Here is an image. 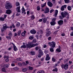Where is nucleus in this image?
Listing matches in <instances>:
<instances>
[{
	"label": "nucleus",
	"mask_w": 73,
	"mask_h": 73,
	"mask_svg": "<svg viewBox=\"0 0 73 73\" xmlns=\"http://www.w3.org/2000/svg\"><path fill=\"white\" fill-rule=\"evenodd\" d=\"M12 4L10 3H7L5 4V8L6 9H11V8H12Z\"/></svg>",
	"instance_id": "f257e3e1"
},
{
	"label": "nucleus",
	"mask_w": 73,
	"mask_h": 73,
	"mask_svg": "<svg viewBox=\"0 0 73 73\" xmlns=\"http://www.w3.org/2000/svg\"><path fill=\"white\" fill-rule=\"evenodd\" d=\"M68 64H62L61 65V67L62 69H64V70H68Z\"/></svg>",
	"instance_id": "f03ea898"
},
{
	"label": "nucleus",
	"mask_w": 73,
	"mask_h": 73,
	"mask_svg": "<svg viewBox=\"0 0 73 73\" xmlns=\"http://www.w3.org/2000/svg\"><path fill=\"white\" fill-rule=\"evenodd\" d=\"M33 43L32 42H29L28 44H26V46L27 48H32V47H34V46H33Z\"/></svg>",
	"instance_id": "7ed1b4c3"
},
{
	"label": "nucleus",
	"mask_w": 73,
	"mask_h": 73,
	"mask_svg": "<svg viewBox=\"0 0 73 73\" xmlns=\"http://www.w3.org/2000/svg\"><path fill=\"white\" fill-rule=\"evenodd\" d=\"M48 44H50V46L51 48H54L56 46V43L54 41H52L51 42H48Z\"/></svg>",
	"instance_id": "20e7f679"
},
{
	"label": "nucleus",
	"mask_w": 73,
	"mask_h": 73,
	"mask_svg": "<svg viewBox=\"0 0 73 73\" xmlns=\"http://www.w3.org/2000/svg\"><path fill=\"white\" fill-rule=\"evenodd\" d=\"M61 15L62 17L64 18L65 16H67L69 15V13L66 12H65L64 13V12H62L61 13Z\"/></svg>",
	"instance_id": "39448f33"
},
{
	"label": "nucleus",
	"mask_w": 73,
	"mask_h": 73,
	"mask_svg": "<svg viewBox=\"0 0 73 73\" xmlns=\"http://www.w3.org/2000/svg\"><path fill=\"white\" fill-rule=\"evenodd\" d=\"M31 33L33 35H35L36 33V31L34 29H32L30 31Z\"/></svg>",
	"instance_id": "423d86ee"
},
{
	"label": "nucleus",
	"mask_w": 73,
	"mask_h": 73,
	"mask_svg": "<svg viewBox=\"0 0 73 73\" xmlns=\"http://www.w3.org/2000/svg\"><path fill=\"white\" fill-rule=\"evenodd\" d=\"M66 8V5H63L61 7V8L60 9L62 11H64V10Z\"/></svg>",
	"instance_id": "0eeeda50"
},
{
	"label": "nucleus",
	"mask_w": 73,
	"mask_h": 73,
	"mask_svg": "<svg viewBox=\"0 0 73 73\" xmlns=\"http://www.w3.org/2000/svg\"><path fill=\"white\" fill-rule=\"evenodd\" d=\"M50 59V58L49 57V54H48L46 55V56L45 58L46 60L49 61Z\"/></svg>",
	"instance_id": "6e6552de"
},
{
	"label": "nucleus",
	"mask_w": 73,
	"mask_h": 73,
	"mask_svg": "<svg viewBox=\"0 0 73 73\" xmlns=\"http://www.w3.org/2000/svg\"><path fill=\"white\" fill-rule=\"evenodd\" d=\"M7 28H9V27H3L1 29V32H3V31L6 30V29Z\"/></svg>",
	"instance_id": "1a4fd4ad"
},
{
	"label": "nucleus",
	"mask_w": 73,
	"mask_h": 73,
	"mask_svg": "<svg viewBox=\"0 0 73 73\" xmlns=\"http://www.w3.org/2000/svg\"><path fill=\"white\" fill-rule=\"evenodd\" d=\"M47 4L50 7H52L53 6V4L50 2H48L47 3Z\"/></svg>",
	"instance_id": "9d476101"
},
{
	"label": "nucleus",
	"mask_w": 73,
	"mask_h": 73,
	"mask_svg": "<svg viewBox=\"0 0 73 73\" xmlns=\"http://www.w3.org/2000/svg\"><path fill=\"white\" fill-rule=\"evenodd\" d=\"M49 8L48 7H46L45 9V10L44 11L45 13H49Z\"/></svg>",
	"instance_id": "9b49d317"
},
{
	"label": "nucleus",
	"mask_w": 73,
	"mask_h": 73,
	"mask_svg": "<svg viewBox=\"0 0 73 73\" xmlns=\"http://www.w3.org/2000/svg\"><path fill=\"white\" fill-rule=\"evenodd\" d=\"M30 55H31V56H33V55H35L36 53H35V52L33 51H31L30 52Z\"/></svg>",
	"instance_id": "f8f14e48"
},
{
	"label": "nucleus",
	"mask_w": 73,
	"mask_h": 73,
	"mask_svg": "<svg viewBox=\"0 0 73 73\" xmlns=\"http://www.w3.org/2000/svg\"><path fill=\"white\" fill-rule=\"evenodd\" d=\"M63 21L60 20L59 21H58V23L60 25H62V24H63Z\"/></svg>",
	"instance_id": "ddd939ff"
},
{
	"label": "nucleus",
	"mask_w": 73,
	"mask_h": 73,
	"mask_svg": "<svg viewBox=\"0 0 73 73\" xmlns=\"http://www.w3.org/2000/svg\"><path fill=\"white\" fill-rule=\"evenodd\" d=\"M51 35V32L49 31L46 33V37H48L50 35Z\"/></svg>",
	"instance_id": "4468645a"
},
{
	"label": "nucleus",
	"mask_w": 73,
	"mask_h": 73,
	"mask_svg": "<svg viewBox=\"0 0 73 73\" xmlns=\"http://www.w3.org/2000/svg\"><path fill=\"white\" fill-rule=\"evenodd\" d=\"M38 53L39 54H41V55H43V54H44L43 53V51H42L41 49L39 50Z\"/></svg>",
	"instance_id": "2eb2a0df"
},
{
	"label": "nucleus",
	"mask_w": 73,
	"mask_h": 73,
	"mask_svg": "<svg viewBox=\"0 0 73 73\" xmlns=\"http://www.w3.org/2000/svg\"><path fill=\"white\" fill-rule=\"evenodd\" d=\"M16 10L17 11V12L20 13V7H17Z\"/></svg>",
	"instance_id": "dca6fc26"
},
{
	"label": "nucleus",
	"mask_w": 73,
	"mask_h": 73,
	"mask_svg": "<svg viewBox=\"0 0 73 73\" xmlns=\"http://www.w3.org/2000/svg\"><path fill=\"white\" fill-rule=\"evenodd\" d=\"M58 11L57 10H56L55 14L54 16L55 17H56V16L57 15V14H58Z\"/></svg>",
	"instance_id": "f3484780"
},
{
	"label": "nucleus",
	"mask_w": 73,
	"mask_h": 73,
	"mask_svg": "<svg viewBox=\"0 0 73 73\" xmlns=\"http://www.w3.org/2000/svg\"><path fill=\"white\" fill-rule=\"evenodd\" d=\"M11 11L10 10H8L6 11V13L7 14H10V13H11Z\"/></svg>",
	"instance_id": "a211bd4d"
},
{
	"label": "nucleus",
	"mask_w": 73,
	"mask_h": 73,
	"mask_svg": "<svg viewBox=\"0 0 73 73\" xmlns=\"http://www.w3.org/2000/svg\"><path fill=\"white\" fill-rule=\"evenodd\" d=\"M43 23H46V21H47V18L44 17L43 19Z\"/></svg>",
	"instance_id": "6ab92c4d"
},
{
	"label": "nucleus",
	"mask_w": 73,
	"mask_h": 73,
	"mask_svg": "<svg viewBox=\"0 0 73 73\" xmlns=\"http://www.w3.org/2000/svg\"><path fill=\"white\" fill-rule=\"evenodd\" d=\"M21 49L23 48V49H25V48H27V46H26V45H22L21 47Z\"/></svg>",
	"instance_id": "aec40b11"
},
{
	"label": "nucleus",
	"mask_w": 73,
	"mask_h": 73,
	"mask_svg": "<svg viewBox=\"0 0 73 73\" xmlns=\"http://www.w3.org/2000/svg\"><path fill=\"white\" fill-rule=\"evenodd\" d=\"M50 24L51 25H54L56 24V22L55 21H52L50 23Z\"/></svg>",
	"instance_id": "412c9836"
},
{
	"label": "nucleus",
	"mask_w": 73,
	"mask_h": 73,
	"mask_svg": "<svg viewBox=\"0 0 73 73\" xmlns=\"http://www.w3.org/2000/svg\"><path fill=\"white\" fill-rule=\"evenodd\" d=\"M13 48H14L13 50L14 51H16L17 50H18L17 49V47H16V46H13Z\"/></svg>",
	"instance_id": "4be33fe9"
},
{
	"label": "nucleus",
	"mask_w": 73,
	"mask_h": 73,
	"mask_svg": "<svg viewBox=\"0 0 73 73\" xmlns=\"http://www.w3.org/2000/svg\"><path fill=\"white\" fill-rule=\"evenodd\" d=\"M35 38V37L34 36L32 35L31 36H29V38L30 39V40H33V38Z\"/></svg>",
	"instance_id": "5701e85b"
},
{
	"label": "nucleus",
	"mask_w": 73,
	"mask_h": 73,
	"mask_svg": "<svg viewBox=\"0 0 73 73\" xmlns=\"http://www.w3.org/2000/svg\"><path fill=\"white\" fill-rule=\"evenodd\" d=\"M9 66L8 64H5L3 66V67L4 68H8Z\"/></svg>",
	"instance_id": "b1692460"
},
{
	"label": "nucleus",
	"mask_w": 73,
	"mask_h": 73,
	"mask_svg": "<svg viewBox=\"0 0 73 73\" xmlns=\"http://www.w3.org/2000/svg\"><path fill=\"white\" fill-rule=\"evenodd\" d=\"M50 51L51 52H54V48L53 47H51L50 48Z\"/></svg>",
	"instance_id": "393cba45"
},
{
	"label": "nucleus",
	"mask_w": 73,
	"mask_h": 73,
	"mask_svg": "<svg viewBox=\"0 0 73 73\" xmlns=\"http://www.w3.org/2000/svg\"><path fill=\"white\" fill-rule=\"evenodd\" d=\"M5 19L3 17H0V21H5Z\"/></svg>",
	"instance_id": "a878e982"
},
{
	"label": "nucleus",
	"mask_w": 73,
	"mask_h": 73,
	"mask_svg": "<svg viewBox=\"0 0 73 73\" xmlns=\"http://www.w3.org/2000/svg\"><path fill=\"white\" fill-rule=\"evenodd\" d=\"M20 25V23L19 22H17V24H16V26L17 27H19Z\"/></svg>",
	"instance_id": "bb28decb"
},
{
	"label": "nucleus",
	"mask_w": 73,
	"mask_h": 73,
	"mask_svg": "<svg viewBox=\"0 0 73 73\" xmlns=\"http://www.w3.org/2000/svg\"><path fill=\"white\" fill-rule=\"evenodd\" d=\"M33 42L34 43H36L37 42V40L35 38L33 40Z\"/></svg>",
	"instance_id": "cd10ccee"
},
{
	"label": "nucleus",
	"mask_w": 73,
	"mask_h": 73,
	"mask_svg": "<svg viewBox=\"0 0 73 73\" xmlns=\"http://www.w3.org/2000/svg\"><path fill=\"white\" fill-rule=\"evenodd\" d=\"M46 3H44L43 4L41 5V7L42 8H43V7H44L45 5H46Z\"/></svg>",
	"instance_id": "c85d7f7f"
},
{
	"label": "nucleus",
	"mask_w": 73,
	"mask_h": 73,
	"mask_svg": "<svg viewBox=\"0 0 73 73\" xmlns=\"http://www.w3.org/2000/svg\"><path fill=\"white\" fill-rule=\"evenodd\" d=\"M68 10H69V11H71L72 10V8L70 6H68Z\"/></svg>",
	"instance_id": "c756f323"
},
{
	"label": "nucleus",
	"mask_w": 73,
	"mask_h": 73,
	"mask_svg": "<svg viewBox=\"0 0 73 73\" xmlns=\"http://www.w3.org/2000/svg\"><path fill=\"white\" fill-rule=\"evenodd\" d=\"M16 60L17 61H22V59H21L20 58H18L16 59Z\"/></svg>",
	"instance_id": "7c9ffc66"
},
{
	"label": "nucleus",
	"mask_w": 73,
	"mask_h": 73,
	"mask_svg": "<svg viewBox=\"0 0 73 73\" xmlns=\"http://www.w3.org/2000/svg\"><path fill=\"white\" fill-rule=\"evenodd\" d=\"M5 68H3L2 69V72H6V70H5Z\"/></svg>",
	"instance_id": "2f4dec72"
},
{
	"label": "nucleus",
	"mask_w": 73,
	"mask_h": 73,
	"mask_svg": "<svg viewBox=\"0 0 73 73\" xmlns=\"http://www.w3.org/2000/svg\"><path fill=\"white\" fill-rule=\"evenodd\" d=\"M6 38H7L8 40H11V36H6Z\"/></svg>",
	"instance_id": "473e14b6"
},
{
	"label": "nucleus",
	"mask_w": 73,
	"mask_h": 73,
	"mask_svg": "<svg viewBox=\"0 0 73 73\" xmlns=\"http://www.w3.org/2000/svg\"><path fill=\"white\" fill-rule=\"evenodd\" d=\"M39 43H36V44H33V46H38V45Z\"/></svg>",
	"instance_id": "72a5a7b5"
},
{
	"label": "nucleus",
	"mask_w": 73,
	"mask_h": 73,
	"mask_svg": "<svg viewBox=\"0 0 73 73\" xmlns=\"http://www.w3.org/2000/svg\"><path fill=\"white\" fill-rule=\"evenodd\" d=\"M21 30H19L18 33V36H20V35H21Z\"/></svg>",
	"instance_id": "f704fd0d"
},
{
	"label": "nucleus",
	"mask_w": 73,
	"mask_h": 73,
	"mask_svg": "<svg viewBox=\"0 0 73 73\" xmlns=\"http://www.w3.org/2000/svg\"><path fill=\"white\" fill-rule=\"evenodd\" d=\"M69 60V59L68 58H67L66 59H64V62L65 63L66 62H68Z\"/></svg>",
	"instance_id": "c9c22d12"
},
{
	"label": "nucleus",
	"mask_w": 73,
	"mask_h": 73,
	"mask_svg": "<svg viewBox=\"0 0 73 73\" xmlns=\"http://www.w3.org/2000/svg\"><path fill=\"white\" fill-rule=\"evenodd\" d=\"M22 10V13H24L25 11V9L24 8V7H23L21 9Z\"/></svg>",
	"instance_id": "e433bc0d"
},
{
	"label": "nucleus",
	"mask_w": 73,
	"mask_h": 73,
	"mask_svg": "<svg viewBox=\"0 0 73 73\" xmlns=\"http://www.w3.org/2000/svg\"><path fill=\"white\" fill-rule=\"evenodd\" d=\"M35 16L33 15H32L31 17V20H34V19H35Z\"/></svg>",
	"instance_id": "4c0bfd02"
},
{
	"label": "nucleus",
	"mask_w": 73,
	"mask_h": 73,
	"mask_svg": "<svg viewBox=\"0 0 73 73\" xmlns=\"http://www.w3.org/2000/svg\"><path fill=\"white\" fill-rule=\"evenodd\" d=\"M58 70V69H57V68H56L55 69L53 70V72H55H55H57Z\"/></svg>",
	"instance_id": "58836bf2"
},
{
	"label": "nucleus",
	"mask_w": 73,
	"mask_h": 73,
	"mask_svg": "<svg viewBox=\"0 0 73 73\" xmlns=\"http://www.w3.org/2000/svg\"><path fill=\"white\" fill-rule=\"evenodd\" d=\"M65 3H69V0H64Z\"/></svg>",
	"instance_id": "ea45409f"
},
{
	"label": "nucleus",
	"mask_w": 73,
	"mask_h": 73,
	"mask_svg": "<svg viewBox=\"0 0 73 73\" xmlns=\"http://www.w3.org/2000/svg\"><path fill=\"white\" fill-rule=\"evenodd\" d=\"M3 27H7L9 28V27L7 26V24H4L3 25Z\"/></svg>",
	"instance_id": "a19ab883"
},
{
	"label": "nucleus",
	"mask_w": 73,
	"mask_h": 73,
	"mask_svg": "<svg viewBox=\"0 0 73 73\" xmlns=\"http://www.w3.org/2000/svg\"><path fill=\"white\" fill-rule=\"evenodd\" d=\"M21 35L22 36H25V33H24V32H23L21 33Z\"/></svg>",
	"instance_id": "79ce46f5"
},
{
	"label": "nucleus",
	"mask_w": 73,
	"mask_h": 73,
	"mask_svg": "<svg viewBox=\"0 0 73 73\" xmlns=\"http://www.w3.org/2000/svg\"><path fill=\"white\" fill-rule=\"evenodd\" d=\"M16 5L17 7V6H19V5H20V3H19V2H17L16 3Z\"/></svg>",
	"instance_id": "37998d69"
},
{
	"label": "nucleus",
	"mask_w": 73,
	"mask_h": 73,
	"mask_svg": "<svg viewBox=\"0 0 73 73\" xmlns=\"http://www.w3.org/2000/svg\"><path fill=\"white\" fill-rule=\"evenodd\" d=\"M37 11H40V6H38L37 7Z\"/></svg>",
	"instance_id": "c03bdc74"
},
{
	"label": "nucleus",
	"mask_w": 73,
	"mask_h": 73,
	"mask_svg": "<svg viewBox=\"0 0 73 73\" xmlns=\"http://www.w3.org/2000/svg\"><path fill=\"white\" fill-rule=\"evenodd\" d=\"M56 50L57 52H61V50L58 48H57Z\"/></svg>",
	"instance_id": "a18cd8bd"
},
{
	"label": "nucleus",
	"mask_w": 73,
	"mask_h": 73,
	"mask_svg": "<svg viewBox=\"0 0 73 73\" xmlns=\"http://www.w3.org/2000/svg\"><path fill=\"white\" fill-rule=\"evenodd\" d=\"M27 70V69L25 68H23V72H26Z\"/></svg>",
	"instance_id": "49530a36"
},
{
	"label": "nucleus",
	"mask_w": 73,
	"mask_h": 73,
	"mask_svg": "<svg viewBox=\"0 0 73 73\" xmlns=\"http://www.w3.org/2000/svg\"><path fill=\"white\" fill-rule=\"evenodd\" d=\"M40 34L41 35H42L44 34V32H43V31L41 30H40Z\"/></svg>",
	"instance_id": "de8ad7c7"
},
{
	"label": "nucleus",
	"mask_w": 73,
	"mask_h": 73,
	"mask_svg": "<svg viewBox=\"0 0 73 73\" xmlns=\"http://www.w3.org/2000/svg\"><path fill=\"white\" fill-rule=\"evenodd\" d=\"M35 49L36 50H38V49H39V47L37 46L35 47Z\"/></svg>",
	"instance_id": "09e8293b"
},
{
	"label": "nucleus",
	"mask_w": 73,
	"mask_h": 73,
	"mask_svg": "<svg viewBox=\"0 0 73 73\" xmlns=\"http://www.w3.org/2000/svg\"><path fill=\"white\" fill-rule=\"evenodd\" d=\"M8 35L10 37H12V33H9Z\"/></svg>",
	"instance_id": "8fccbe9b"
},
{
	"label": "nucleus",
	"mask_w": 73,
	"mask_h": 73,
	"mask_svg": "<svg viewBox=\"0 0 73 73\" xmlns=\"http://www.w3.org/2000/svg\"><path fill=\"white\" fill-rule=\"evenodd\" d=\"M50 32V30H49V29H46V33L48 32Z\"/></svg>",
	"instance_id": "3c124183"
},
{
	"label": "nucleus",
	"mask_w": 73,
	"mask_h": 73,
	"mask_svg": "<svg viewBox=\"0 0 73 73\" xmlns=\"http://www.w3.org/2000/svg\"><path fill=\"white\" fill-rule=\"evenodd\" d=\"M58 30L57 31H55L54 32V35H56V34H57V32H58Z\"/></svg>",
	"instance_id": "603ef678"
},
{
	"label": "nucleus",
	"mask_w": 73,
	"mask_h": 73,
	"mask_svg": "<svg viewBox=\"0 0 73 73\" xmlns=\"http://www.w3.org/2000/svg\"><path fill=\"white\" fill-rule=\"evenodd\" d=\"M18 65L19 66H22V64H21V63L20 62H19L18 63Z\"/></svg>",
	"instance_id": "864d4df0"
},
{
	"label": "nucleus",
	"mask_w": 73,
	"mask_h": 73,
	"mask_svg": "<svg viewBox=\"0 0 73 73\" xmlns=\"http://www.w3.org/2000/svg\"><path fill=\"white\" fill-rule=\"evenodd\" d=\"M29 68L30 70H33V67L31 66H29Z\"/></svg>",
	"instance_id": "5fc2aeb1"
},
{
	"label": "nucleus",
	"mask_w": 73,
	"mask_h": 73,
	"mask_svg": "<svg viewBox=\"0 0 73 73\" xmlns=\"http://www.w3.org/2000/svg\"><path fill=\"white\" fill-rule=\"evenodd\" d=\"M52 60L53 62H55L56 61V59H55L53 57L52 58Z\"/></svg>",
	"instance_id": "6e6d98bb"
},
{
	"label": "nucleus",
	"mask_w": 73,
	"mask_h": 73,
	"mask_svg": "<svg viewBox=\"0 0 73 73\" xmlns=\"http://www.w3.org/2000/svg\"><path fill=\"white\" fill-rule=\"evenodd\" d=\"M56 18H54L52 19V21H55H55H56Z\"/></svg>",
	"instance_id": "4d7b16f0"
},
{
	"label": "nucleus",
	"mask_w": 73,
	"mask_h": 73,
	"mask_svg": "<svg viewBox=\"0 0 73 73\" xmlns=\"http://www.w3.org/2000/svg\"><path fill=\"white\" fill-rule=\"evenodd\" d=\"M14 70H18V68H17V67H15V68H14Z\"/></svg>",
	"instance_id": "13d9d810"
},
{
	"label": "nucleus",
	"mask_w": 73,
	"mask_h": 73,
	"mask_svg": "<svg viewBox=\"0 0 73 73\" xmlns=\"http://www.w3.org/2000/svg\"><path fill=\"white\" fill-rule=\"evenodd\" d=\"M44 52L46 53H46H48V51L47 50H45Z\"/></svg>",
	"instance_id": "bf43d9fd"
},
{
	"label": "nucleus",
	"mask_w": 73,
	"mask_h": 73,
	"mask_svg": "<svg viewBox=\"0 0 73 73\" xmlns=\"http://www.w3.org/2000/svg\"><path fill=\"white\" fill-rule=\"evenodd\" d=\"M11 65L12 66H15V64L14 63H11Z\"/></svg>",
	"instance_id": "052dcab7"
},
{
	"label": "nucleus",
	"mask_w": 73,
	"mask_h": 73,
	"mask_svg": "<svg viewBox=\"0 0 73 73\" xmlns=\"http://www.w3.org/2000/svg\"><path fill=\"white\" fill-rule=\"evenodd\" d=\"M53 11H54V9H51L50 10V13H52Z\"/></svg>",
	"instance_id": "680f3d73"
},
{
	"label": "nucleus",
	"mask_w": 73,
	"mask_h": 73,
	"mask_svg": "<svg viewBox=\"0 0 73 73\" xmlns=\"http://www.w3.org/2000/svg\"><path fill=\"white\" fill-rule=\"evenodd\" d=\"M70 35L71 36H72L73 37V31H72V32L71 33Z\"/></svg>",
	"instance_id": "e2e57ef3"
},
{
	"label": "nucleus",
	"mask_w": 73,
	"mask_h": 73,
	"mask_svg": "<svg viewBox=\"0 0 73 73\" xmlns=\"http://www.w3.org/2000/svg\"><path fill=\"white\" fill-rule=\"evenodd\" d=\"M42 56V55L39 54L38 55V57L40 58Z\"/></svg>",
	"instance_id": "0e129e2a"
},
{
	"label": "nucleus",
	"mask_w": 73,
	"mask_h": 73,
	"mask_svg": "<svg viewBox=\"0 0 73 73\" xmlns=\"http://www.w3.org/2000/svg\"><path fill=\"white\" fill-rule=\"evenodd\" d=\"M70 65H71L72 64V62L69 61L68 62Z\"/></svg>",
	"instance_id": "69168bd1"
},
{
	"label": "nucleus",
	"mask_w": 73,
	"mask_h": 73,
	"mask_svg": "<svg viewBox=\"0 0 73 73\" xmlns=\"http://www.w3.org/2000/svg\"><path fill=\"white\" fill-rule=\"evenodd\" d=\"M19 15H20V13H17L16 14V16H19Z\"/></svg>",
	"instance_id": "338daca9"
},
{
	"label": "nucleus",
	"mask_w": 73,
	"mask_h": 73,
	"mask_svg": "<svg viewBox=\"0 0 73 73\" xmlns=\"http://www.w3.org/2000/svg\"><path fill=\"white\" fill-rule=\"evenodd\" d=\"M40 72V73H45V72L43 70H41Z\"/></svg>",
	"instance_id": "774afa93"
}]
</instances>
